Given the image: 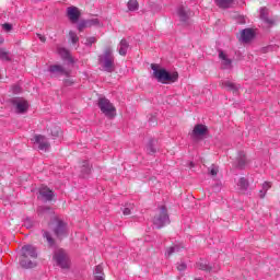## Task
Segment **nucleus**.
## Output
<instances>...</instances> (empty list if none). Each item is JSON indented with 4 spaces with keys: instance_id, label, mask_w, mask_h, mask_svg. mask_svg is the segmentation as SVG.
Instances as JSON below:
<instances>
[{
    "instance_id": "7c9ffc66",
    "label": "nucleus",
    "mask_w": 280,
    "mask_h": 280,
    "mask_svg": "<svg viewBox=\"0 0 280 280\" xmlns=\"http://www.w3.org/2000/svg\"><path fill=\"white\" fill-rule=\"evenodd\" d=\"M88 21V25L89 27H101V23H100V20L98 19H90V20H86Z\"/></svg>"
},
{
    "instance_id": "9b49d317",
    "label": "nucleus",
    "mask_w": 280,
    "mask_h": 280,
    "mask_svg": "<svg viewBox=\"0 0 280 280\" xmlns=\"http://www.w3.org/2000/svg\"><path fill=\"white\" fill-rule=\"evenodd\" d=\"M54 190L49 189L47 186H42L39 188V198L45 202H51L54 200Z\"/></svg>"
},
{
    "instance_id": "dca6fc26",
    "label": "nucleus",
    "mask_w": 280,
    "mask_h": 280,
    "mask_svg": "<svg viewBox=\"0 0 280 280\" xmlns=\"http://www.w3.org/2000/svg\"><path fill=\"white\" fill-rule=\"evenodd\" d=\"M253 38H255V33H253V30L245 28L241 32L240 40H242V43H250Z\"/></svg>"
},
{
    "instance_id": "6ab92c4d",
    "label": "nucleus",
    "mask_w": 280,
    "mask_h": 280,
    "mask_svg": "<svg viewBox=\"0 0 280 280\" xmlns=\"http://www.w3.org/2000/svg\"><path fill=\"white\" fill-rule=\"evenodd\" d=\"M247 163H248V161H246V153H244V151L238 152V156H237L238 170H244V167H246Z\"/></svg>"
},
{
    "instance_id": "9d476101",
    "label": "nucleus",
    "mask_w": 280,
    "mask_h": 280,
    "mask_svg": "<svg viewBox=\"0 0 280 280\" xmlns=\"http://www.w3.org/2000/svg\"><path fill=\"white\" fill-rule=\"evenodd\" d=\"M54 234L57 240H62V237H67V223L57 220V225L54 229Z\"/></svg>"
},
{
    "instance_id": "79ce46f5",
    "label": "nucleus",
    "mask_w": 280,
    "mask_h": 280,
    "mask_svg": "<svg viewBox=\"0 0 280 280\" xmlns=\"http://www.w3.org/2000/svg\"><path fill=\"white\" fill-rule=\"evenodd\" d=\"M237 23H240L241 25H244V23H246V18L240 15L237 19Z\"/></svg>"
},
{
    "instance_id": "b1692460",
    "label": "nucleus",
    "mask_w": 280,
    "mask_h": 280,
    "mask_svg": "<svg viewBox=\"0 0 280 280\" xmlns=\"http://www.w3.org/2000/svg\"><path fill=\"white\" fill-rule=\"evenodd\" d=\"M272 187V183L270 182H265L262 184V189L259 191V197L260 198H266V194H268V189Z\"/></svg>"
},
{
    "instance_id": "1a4fd4ad",
    "label": "nucleus",
    "mask_w": 280,
    "mask_h": 280,
    "mask_svg": "<svg viewBox=\"0 0 280 280\" xmlns=\"http://www.w3.org/2000/svg\"><path fill=\"white\" fill-rule=\"evenodd\" d=\"M189 135L194 141H198V139H202V137L207 135V126L198 124Z\"/></svg>"
},
{
    "instance_id": "72a5a7b5",
    "label": "nucleus",
    "mask_w": 280,
    "mask_h": 280,
    "mask_svg": "<svg viewBox=\"0 0 280 280\" xmlns=\"http://www.w3.org/2000/svg\"><path fill=\"white\" fill-rule=\"evenodd\" d=\"M97 43V37H88L84 42L86 47H91V45Z\"/></svg>"
},
{
    "instance_id": "6e6552de",
    "label": "nucleus",
    "mask_w": 280,
    "mask_h": 280,
    "mask_svg": "<svg viewBox=\"0 0 280 280\" xmlns=\"http://www.w3.org/2000/svg\"><path fill=\"white\" fill-rule=\"evenodd\" d=\"M49 72L54 78H58L60 75H66V78H69L71 75V71L65 69L61 65H52L49 67Z\"/></svg>"
},
{
    "instance_id": "c756f323",
    "label": "nucleus",
    "mask_w": 280,
    "mask_h": 280,
    "mask_svg": "<svg viewBox=\"0 0 280 280\" xmlns=\"http://www.w3.org/2000/svg\"><path fill=\"white\" fill-rule=\"evenodd\" d=\"M69 38H70L72 45H75L77 43L80 42V37H78V34L73 31L69 32Z\"/></svg>"
},
{
    "instance_id": "4468645a",
    "label": "nucleus",
    "mask_w": 280,
    "mask_h": 280,
    "mask_svg": "<svg viewBox=\"0 0 280 280\" xmlns=\"http://www.w3.org/2000/svg\"><path fill=\"white\" fill-rule=\"evenodd\" d=\"M177 16L179 18L180 23L187 24L189 21V16H191V11L187 10V8L180 5L177 9Z\"/></svg>"
},
{
    "instance_id": "f03ea898",
    "label": "nucleus",
    "mask_w": 280,
    "mask_h": 280,
    "mask_svg": "<svg viewBox=\"0 0 280 280\" xmlns=\"http://www.w3.org/2000/svg\"><path fill=\"white\" fill-rule=\"evenodd\" d=\"M98 65L101 71H105L106 73H113L115 71V54L113 52L112 46H106L103 52L98 55Z\"/></svg>"
},
{
    "instance_id": "a211bd4d",
    "label": "nucleus",
    "mask_w": 280,
    "mask_h": 280,
    "mask_svg": "<svg viewBox=\"0 0 280 280\" xmlns=\"http://www.w3.org/2000/svg\"><path fill=\"white\" fill-rule=\"evenodd\" d=\"M248 179L245 177H241L237 182H236V187L238 191H248Z\"/></svg>"
},
{
    "instance_id": "f8f14e48",
    "label": "nucleus",
    "mask_w": 280,
    "mask_h": 280,
    "mask_svg": "<svg viewBox=\"0 0 280 280\" xmlns=\"http://www.w3.org/2000/svg\"><path fill=\"white\" fill-rule=\"evenodd\" d=\"M13 106H15L16 113H27V108H30V103L23 98L13 100Z\"/></svg>"
},
{
    "instance_id": "c9c22d12",
    "label": "nucleus",
    "mask_w": 280,
    "mask_h": 280,
    "mask_svg": "<svg viewBox=\"0 0 280 280\" xmlns=\"http://www.w3.org/2000/svg\"><path fill=\"white\" fill-rule=\"evenodd\" d=\"M44 237L47 240L49 246H54V238L51 237V234H49V232H44Z\"/></svg>"
},
{
    "instance_id": "bb28decb",
    "label": "nucleus",
    "mask_w": 280,
    "mask_h": 280,
    "mask_svg": "<svg viewBox=\"0 0 280 280\" xmlns=\"http://www.w3.org/2000/svg\"><path fill=\"white\" fill-rule=\"evenodd\" d=\"M222 86H224V89H228V91H233V93H237V85H235L233 82L231 81H224L222 83Z\"/></svg>"
},
{
    "instance_id": "49530a36",
    "label": "nucleus",
    "mask_w": 280,
    "mask_h": 280,
    "mask_svg": "<svg viewBox=\"0 0 280 280\" xmlns=\"http://www.w3.org/2000/svg\"><path fill=\"white\" fill-rule=\"evenodd\" d=\"M13 91H14V93H21V88L15 85Z\"/></svg>"
},
{
    "instance_id": "c85d7f7f",
    "label": "nucleus",
    "mask_w": 280,
    "mask_h": 280,
    "mask_svg": "<svg viewBox=\"0 0 280 280\" xmlns=\"http://www.w3.org/2000/svg\"><path fill=\"white\" fill-rule=\"evenodd\" d=\"M217 1V5H219V8H231V5L233 4V0H215Z\"/></svg>"
},
{
    "instance_id": "2eb2a0df",
    "label": "nucleus",
    "mask_w": 280,
    "mask_h": 280,
    "mask_svg": "<svg viewBox=\"0 0 280 280\" xmlns=\"http://www.w3.org/2000/svg\"><path fill=\"white\" fill-rule=\"evenodd\" d=\"M219 59L221 60V67L222 69H231L233 61L231 58H229V55H226L224 51H219Z\"/></svg>"
},
{
    "instance_id": "8fccbe9b",
    "label": "nucleus",
    "mask_w": 280,
    "mask_h": 280,
    "mask_svg": "<svg viewBox=\"0 0 280 280\" xmlns=\"http://www.w3.org/2000/svg\"><path fill=\"white\" fill-rule=\"evenodd\" d=\"M38 213H43V208H39V209H38Z\"/></svg>"
},
{
    "instance_id": "864d4df0",
    "label": "nucleus",
    "mask_w": 280,
    "mask_h": 280,
    "mask_svg": "<svg viewBox=\"0 0 280 280\" xmlns=\"http://www.w3.org/2000/svg\"><path fill=\"white\" fill-rule=\"evenodd\" d=\"M195 280H202L201 278H196Z\"/></svg>"
},
{
    "instance_id": "393cba45",
    "label": "nucleus",
    "mask_w": 280,
    "mask_h": 280,
    "mask_svg": "<svg viewBox=\"0 0 280 280\" xmlns=\"http://www.w3.org/2000/svg\"><path fill=\"white\" fill-rule=\"evenodd\" d=\"M180 248H183V246L180 245H174V246H171L166 249V257H172V255H174V253H180Z\"/></svg>"
},
{
    "instance_id": "09e8293b",
    "label": "nucleus",
    "mask_w": 280,
    "mask_h": 280,
    "mask_svg": "<svg viewBox=\"0 0 280 280\" xmlns=\"http://www.w3.org/2000/svg\"><path fill=\"white\" fill-rule=\"evenodd\" d=\"M58 133H59V130L57 129L56 133H52V135H54V137H58Z\"/></svg>"
},
{
    "instance_id": "5701e85b",
    "label": "nucleus",
    "mask_w": 280,
    "mask_h": 280,
    "mask_svg": "<svg viewBox=\"0 0 280 280\" xmlns=\"http://www.w3.org/2000/svg\"><path fill=\"white\" fill-rule=\"evenodd\" d=\"M81 173L84 178L91 174V164L89 161L83 162Z\"/></svg>"
},
{
    "instance_id": "58836bf2",
    "label": "nucleus",
    "mask_w": 280,
    "mask_h": 280,
    "mask_svg": "<svg viewBox=\"0 0 280 280\" xmlns=\"http://www.w3.org/2000/svg\"><path fill=\"white\" fill-rule=\"evenodd\" d=\"M177 270L179 272H184V270H187V265L185 262H180L177 265Z\"/></svg>"
},
{
    "instance_id": "de8ad7c7",
    "label": "nucleus",
    "mask_w": 280,
    "mask_h": 280,
    "mask_svg": "<svg viewBox=\"0 0 280 280\" xmlns=\"http://www.w3.org/2000/svg\"><path fill=\"white\" fill-rule=\"evenodd\" d=\"M272 49H276V47H275V46H268V47L266 48L267 51H272Z\"/></svg>"
},
{
    "instance_id": "603ef678",
    "label": "nucleus",
    "mask_w": 280,
    "mask_h": 280,
    "mask_svg": "<svg viewBox=\"0 0 280 280\" xmlns=\"http://www.w3.org/2000/svg\"><path fill=\"white\" fill-rule=\"evenodd\" d=\"M44 211H49V208H44Z\"/></svg>"
},
{
    "instance_id": "a19ab883",
    "label": "nucleus",
    "mask_w": 280,
    "mask_h": 280,
    "mask_svg": "<svg viewBox=\"0 0 280 280\" xmlns=\"http://www.w3.org/2000/svg\"><path fill=\"white\" fill-rule=\"evenodd\" d=\"M71 84H73V79L69 78L65 80V85L66 86H71Z\"/></svg>"
},
{
    "instance_id": "e433bc0d",
    "label": "nucleus",
    "mask_w": 280,
    "mask_h": 280,
    "mask_svg": "<svg viewBox=\"0 0 280 280\" xmlns=\"http://www.w3.org/2000/svg\"><path fill=\"white\" fill-rule=\"evenodd\" d=\"M218 166H215V165H212V166H210L209 167V174H210V176H218Z\"/></svg>"
},
{
    "instance_id": "cd10ccee",
    "label": "nucleus",
    "mask_w": 280,
    "mask_h": 280,
    "mask_svg": "<svg viewBox=\"0 0 280 280\" xmlns=\"http://www.w3.org/2000/svg\"><path fill=\"white\" fill-rule=\"evenodd\" d=\"M58 54L62 58V60H69L71 58V55L69 54V50H67V48H58Z\"/></svg>"
},
{
    "instance_id": "7ed1b4c3",
    "label": "nucleus",
    "mask_w": 280,
    "mask_h": 280,
    "mask_svg": "<svg viewBox=\"0 0 280 280\" xmlns=\"http://www.w3.org/2000/svg\"><path fill=\"white\" fill-rule=\"evenodd\" d=\"M151 69L153 71V78H155V80L162 84H171L178 80V72L170 73L167 70L161 68V66L156 63H152Z\"/></svg>"
},
{
    "instance_id": "2f4dec72",
    "label": "nucleus",
    "mask_w": 280,
    "mask_h": 280,
    "mask_svg": "<svg viewBox=\"0 0 280 280\" xmlns=\"http://www.w3.org/2000/svg\"><path fill=\"white\" fill-rule=\"evenodd\" d=\"M0 60H10V54L3 48H0Z\"/></svg>"
},
{
    "instance_id": "4be33fe9",
    "label": "nucleus",
    "mask_w": 280,
    "mask_h": 280,
    "mask_svg": "<svg viewBox=\"0 0 280 280\" xmlns=\"http://www.w3.org/2000/svg\"><path fill=\"white\" fill-rule=\"evenodd\" d=\"M199 270H206L207 272H211V266L207 262V260L201 259L196 264Z\"/></svg>"
},
{
    "instance_id": "20e7f679",
    "label": "nucleus",
    "mask_w": 280,
    "mask_h": 280,
    "mask_svg": "<svg viewBox=\"0 0 280 280\" xmlns=\"http://www.w3.org/2000/svg\"><path fill=\"white\" fill-rule=\"evenodd\" d=\"M52 259L62 270H69L71 267V258H69V254L62 248H58L54 252Z\"/></svg>"
},
{
    "instance_id": "3c124183",
    "label": "nucleus",
    "mask_w": 280,
    "mask_h": 280,
    "mask_svg": "<svg viewBox=\"0 0 280 280\" xmlns=\"http://www.w3.org/2000/svg\"><path fill=\"white\" fill-rule=\"evenodd\" d=\"M3 43V37H0V44Z\"/></svg>"
},
{
    "instance_id": "423d86ee",
    "label": "nucleus",
    "mask_w": 280,
    "mask_h": 280,
    "mask_svg": "<svg viewBox=\"0 0 280 280\" xmlns=\"http://www.w3.org/2000/svg\"><path fill=\"white\" fill-rule=\"evenodd\" d=\"M98 108L105 117H115V106L110 104V101L106 97L98 98Z\"/></svg>"
},
{
    "instance_id": "0eeeda50",
    "label": "nucleus",
    "mask_w": 280,
    "mask_h": 280,
    "mask_svg": "<svg viewBox=\"0 0 280 280\" xmlns=\"http://www.w3.org/2000/svg\"><path fill=\"white\" fill-rule=\"evenodd\" d=\"M34 145L38 147V150L42 152H47L49 150V141H47V138L40 135L34 136L32 139Z\"/></svg>"
},
{
    "instance_id": "a18cd8bd",
    "label": "nucleus",
    "mask_w": 280,
    "mask_h": 280,
    "mask_svg": "<svg viewBox=\"0 0 280 280\" xmlns=\"http://www.w3.org/2000/svg\"><path fill=\"white\" fill-rule=\"evenodd\" d=\"M37 38H39L40 43H45L47 40V38L40 34H37Z\"/></svg>"
},
{
    "instance_id": "f257e3e1",
    "label": "nucleus",
    "mask_w": 280,
    "mask_h": 280,
    "mask_svg": "<svg viewBox=\"0 0 280 280\" xmlns=\"http://www.w3.org/2000/svg\"><path fill=\"white\" fill-rule=\"evenodd\" d=\"M20 265L22 268H34L38 259V250L34 245H24L20 250Z\"/></svg>"
},
{
    "instance_id": "473e14b6",
    "label": "nucleus",
    "mask_w": 280,
    "mask_h": 280,
    "mask_svg": "<svg viewBox=\"0 0 280 280\" xmlns=\"http://www.w3.org/2000/svg\"><path fill=\"white\" fill-rule=\"evenodd\" d=\"M85 27H90L88 20H82L81 22H79V24H78L79 32H83V30H85Z\"/></svg>"
},
{
    "instance_id": "4c0bfd02",
    "label": "nucleus",
    "mask_w": 280,
    "mask_h": 280,
    "mask_svg": "<svg viewBox=\"0 0 280 280\" xmlns=\"http://www.w3.org/2000/svg\"><path fill=\"white\" fill-rule=\"evenodd\" d=\"M133 207L135 206L132 203H129L122 211L124 215H130Z\"/></svg>"
},
{
    "instance_id": "c03bdc74",
    "label": "nucleus",
    "mask_w": 280,
    "mask_h": 280,
    "mask_svg": "<svg viewBox=\"0 0 280 280\" xmlns=\"http://www.w3.org/2000/svg\"><path fill=\"white\" fill-rule=\"evenodd\" d=\"M222 189V184H217L213 186V191H220Z\"/></svg>"
},
{
    "instance_id": "ddd939ff",
    "label": "nucleus",
    "mask_w": 280,
    "mask_h": 280,
    "mask_svg": "<svg viewBox=\"0 0 280 280\" xmlns=\"http://www.w3.org/2000/svg\"><path fill=\"white\" fill-rule=\"evenodd\" d=\"M80 9L77 7H69L67 9V16L71 23H78V21H80Z\"/></svg>"
},
{
    "instance_id": "37998d69",
    "label": "nucleus",
    "mask_w": 280,
    "mask_h": 280,
    "mask_svg": "<svg viewBox=\"0 0 280 280\" xmlns=\"http://www.w3.org/2000/svg\"><path fill=\"white\" fill-rule=\"evenodd\" d=\"M24 225L26 226V229H32V220L26 219V221L24 222Z\"/></svg>"
},
{
    "instance_id": "412c9836",
    "label": "nucleus",
    "mask_w": 280,
    "mask_h": 280,
    "mask_svg": "<svg viewBox=\"0 0 280 280\" xmlns=\"http://www.w3.org/2000/svg\"><path fill=\"white\" fill-rule=\"evenodd\" d=\"M94 279L95 280H104V268L98 265L94 269Z\"/></svg>"
},
{
    "instance_id": "f704fd0d",
    "label": "nucleus",
    "mask_w": 280,
    "mask_h": 280,
    "mask_svg": "<svg viewBox=\"0 0 280 280\" xmlns=\"http://www.w3.org/2000/svg\"><path fill=\"white\" fill-rule=\"evenodd\" d=\"M154 141H150L148 147H147V152L149 154H154V152H156V149L154 148Z\"/></svg>"
},
{
    "instance_id": "ea45409f",
    "label": "nucleus",
    "mask_w": 280,
    "mask_h": 280,
    "mask_svg": "<svg viewBox=\"0 0 280 280\" xmlns=\"http://www.w3.org/2000/svg\"><path fill=\"white\" fill-rule=\"evenodd\" d=\"M2 28L5 30V32H11L12 31V24L5 23V24L2 25Z\"/></svg>"
},
{
    "instance_id": "aec40b11",
    "label": "nucleus",
    "mask_w": 280,
    "mask_h": 280,
    "mask_svg": "<svg viewBox=\"0 0 280 280\" xmlns=\"http://www.w3.org/2000/svg\"><path fill=\"white\" fill-rule=\"evenodd\" d=\"M128 47H129L128 40L121 39L118 45V54L120 56H126L128 54Z\"/></svg>"
},
{
    "instance_id": "a878e982",
    "label": "nucleus",
    "mask_w": 280,
    "mask_h": 280,
    "mask_svg": "<svg viewBox=\"0 0 280 280\" xmlns=\"http://www.w3.org/2000/svg\"><path fill=\"white\" fill-rule=\"evenodd\" d=\"M127 7L129 12H137L139 10V2L137 0H129Z\"/></svg>"
},
{
    "instance_id": "f3484780",
    "label": "nucleus",
    "mask_w": 280,
    "mask_h": 280,
    "mask_svg": "<svg viewBox=\"0 0 280 280\" xmlns=\"http://www.w3.org/2000/svg\"><path fill=\"white\" fill-rule=\"evenodd\" d=\"M260 19L261 21H264L267 27H271V25H275V21L268 18V9L266 8L260 9Z\"/></svg>"
},
{
    "instance_id": "39448f33",
    "label": "nucleus",
    "mask_w": 280,
    "mask_h": 280,
    "mask_svg": "<svg viewBox=\"0 0 280 280\" xmlns=\"http://www.w3.org/2000/svg\"><path fill=\"white\" fill-rule=\"evenodd\" d=\"M153 224L156 229H163V226L170 224V215H167L165 207L159 209V213L153 219Z\"/></svg>"
}]
</instances>
